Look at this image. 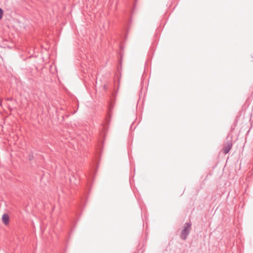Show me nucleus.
<instances>
[{"label":"nucleus","mask_w":253,"mask_h":253,"mask_svg":"<svg viewBox=\"0 0 253 253\" xmlns=\"http://www.w3.org/2000/svg\"><path fill=\"white\" fill-rule=\"evenodd\" d=\"M7 100H12V98H7Z\"/></svg>","instance_id":"39448f33"},{"label":"nucleus","mask_w":253,"mask_h":253,"mask_svg":"<svg viewBox=\"0 0 253 253\" xmlns=\"http://www.w3.org/2000/svg\"><path fill=\"white\" fill-rule=\"evenodd\" d=\"M192 224L191 222H186L184 224L183 229L182 230L180 236V238L185 240L187 236L189 235L190 230L191 229Z\"/></svg>","instance_id":"f257e3e1"},{"label":"nucleus","mask_w":253,"mask_h":253,"mask_svg":"<svg viewBox=\"0 0 253 253\" xmlns=\"http://www.w3.org/2000/svg\"><path fill=\"white\" fill-rule=\"evenodd\" d=\"M232 147V143L231 142L228 143L223 148V151L225 154H226L229 152Z\"/></svg>","instance_id":"f03ea898"},{"label":"nucleus","mask_w":253,"mask_h":253,"mask_svg":"<svg viewBox=\"0 0 253 253\" xmlns=\"http://www.w3.org/2000/svg\"><path fill=\"white\" fill-rule=\"evenodd\" d=\"M2 221L5 225H7L9 223V217L8 214H3L2 216Z\"/></svg>","instance_id":"7ed1b4c3"},{"label":"nucleus","mask_w":253,"mask_h":253,"mask_svg":"<svg viewBox=\"0 0 253 253\" xmlns=\"http://www.w3.org/2000/svg\"><path fill=\"white\" fill-rule=\"evenodd\" d=\"M3 15V11L2 9L0 8V19H2Z\"/></svg>","instance_id":"20e7f679"},{"label":"nucleus","mask_w":253,"mask_h":253,"mask_svg":"<svg viewBox=\"0 0 253 253\" xmlns=\"http://www.w3.org/2000/svg\"><path fill=\"white\" fill-rule=\"evenodd\" d=\"M107 126H106H106H104V129H107Z\"/></svg>","instance_id":"423d86ee"}]
</instances>
